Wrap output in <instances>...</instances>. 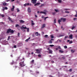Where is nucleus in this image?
<instances>
[{"instance_id":"nucleus-1","label":"nucleus","mask_w":77,"mask_h":77,"mask_svg":"<svg viewBox=\"0 0 77 77\" xmlns=\"http://www.w3.org/2000/svg\"><path fill=\"white\" fill-rule=\"evenodd\" d=\"M62 21L63 23H64L66 21V18L61 17L60 19H59L58 21V23H59V24H60V22H62Z\"/></svg>"},{"instance_id":"nucleus-2","label":"nucleus","mask_w":77,"mask_h":77,"mask_svg":"<svg viewBox=\"0 0 77 77\" xmlns=\"http://www.w3.org/2000/svg\"><path fill=\"white\" fill-rule=\"evenodd\" d=\"M20 65L21 67H23V66H24L26 65L24 64V61H23L22 62H21L20 63Z\"/></svg>"},{"instance_id":"nucleus-3","label":"nucleus","mask_w":77,"mask_h":77,"mask_svg":"<svg viewBox=\"0 0 77 77\" xmlns=\"http://www.w3.org/2000/svg\"><path fill=\"white\" fill-rule=\"evenodd\" d=\"M37 2V0H31V2L33 4H35Z\"/></svg>"},{"instance_id":"nucleus-4","label":"nucleus","mask_w":77,"mask_h":77,"mask_svg":"<svg viewBox=\"0 0 77 77\" xmlns=\"http://www.w3.org/2000/svg\"><path fill=\"white\" fill-rule=\"evenodd\" d=\"M11 29H8L7 30V32L6 33H9L11 32Z\"/></svg>"},{"instance_id":"nucleus-5","label":"nucleus","mask_w":77,"mask_h":77,"mask_svg":"<svg viewBox=\"0 0 77 77\" xmlns=\"http://www.w3.org/2000/svg\"><path fill=\"white\" fill-rule=\"evenodd\" d=\"M35 51L37 52L36 53H38V54H40V50L38 49H36L35 50Z\"/></svg>"},{"instance_id":"nucleus-6","label":"nucleus","mask_w":77,"mask_h":77,"mask_svg":"<svg viewBox=\"0 0 77 77\" xmlns=\"http://www.w3.org/2000/svg\"><path fill=\"white\" fill-rule=\"evenodd\" d=\"M22 27H20V29H21V30H22V29H27V28L26 27H24V26H22Z\"/></svg>"},{"instance_id":"nucleus-7","label":"nucleus","mask_w":77,"mask_h":77,"mask_svg":"<svg viewBox=\"0 0 77 77\" xmlns=\"http://www.w3.org/2000/svg\"><path fill=\"white\" fill-rule=\"evenodd\" d=\"M8 19L9 20V21H10V22H11L12 23H13L14 22V21L12 20L11 19V18H10V17H9L8 18Z\"/></svg>"},{"instance_id":"nucleus-8","label":"nucleus","mask_w":77,"mask_h":77,"mask_svg":"<svg viewBox=\"0 0 77 77\" xmlns=\"http://www.w3.org/2000/svg\"><path fill=\"white\" fill-rule=\"evenodd\" d=\"M70 41V40H68L67 41V42H69V44H72V43L73 42H72V41Z\"/></svg>"},{"instance_id":"nucleus-9","label":"nucleus","mask_w":77,"mask_h":77,"mask_svg":"<svg viewBox=\"0 0 77 77\" xmlns=\"http://www.w3.org/2000/svg\"><path fill=\"white\" fill-rule=\"evenodd\" d=\"M27 11L28 13H30V12H31V9H30V8H28Z\"/></svg>"},{"instance_id":"nucleus-10","label":"nucleus","mask_w":77,"mask_h":77,"mask_svg":"<svg viewBox=\"0 0 77 77\" xmlns=\"http://www.w3.org/2000/svg\"><path fill=\"white\" fill-rule=\"evenodd\" d=\"M14 8H15V6L14 5H13L12 8L11 9V11H14Z\"/></svg>"},{"instance_id":"nucleus-11","label":"nucleus","mask_w":77,"mask_h":77,"mask_svg":"<svg viewBox=\"0 0 77 77\" xmlns=\"http://www.w3.org/2000/svg\"><path fill=\"white\" fill-rule=\"evenodd\" d=\"M40 5V3H36V4H35L34 5V6H38V5Z\"/></svg>"},{"instance_id":"nucleus-12","label":"nucleus","mask_w":77,"mask_h":77,"mask_svg":"<svg viewBox=\"0 0 77 77\" xmlns=\"http://www.w3.org/2000/svg\"><path fill=\"white\" fill-rule=\"evenodd\" d=\"M40 14H45V15H46V14H47L45 12H43V11H40Z\"/></svg>"},{"instance_id":"nucleus-13","label":"nucleus","mask_w":77,"mask_h":77,"mask_svg":"<svg viewBox=\"0 0 77 77\" xmlns=\"http://www.w3.org/2000/svg\"><path fill=\"white\" fill-rule=\"evenodd\" d=\"M45 27V24H44L42 25V29L43 28H44V27Z\"/></svg>"},{"instance_id":"nucleus-14","label":"nucleus","mask_w":77,"mask_h":77,"mask_svg":"<svg viewBox=\"0 0 77 77\" xmlns=\"http://www.w3.org/2000/svg\"><path fill=\"white\" fill-rule=\"evenodd\" d=\"M29 39H30V37H29L28 38H27V39L25 40V42H28V41H29Z\"/></svg>"},{"instance_id":"nucleus-15","label":"nucleus","mask_w":77,"mask_h":77,"mask_svg":"<svg viewBox=\"0 0 77 77\" xmlns=\"http://www.w3.org/2000/svg\"><path fill=\"white\" fill-rule=\"evenodd\" d=\"M10 33H11L12 34L14 33V30H11L10 31Z\"/></svg>"},{"instance_id":"nucleus-16","label":"nucleus","mask_w":77,"mask_h":77,"mask_svg":"<svg viewBox=\"0 0 77 77\" xmlns=\"http://www.w3.org/2000/svg\"><path fill=\"white\" fill-rule=\"evenodd\" d=\"M59 51L60 53H63L64 51H61V50H59Z\"/></svg>"},{"instance_id":"nucleus-17","label":"nucleus","mask_w":77,"mask_h":77,"mask_svg":"<svg viewBox=\"0 0 77 77\" xmlns=\"http://www.w3.org/2000/svg\"><path fill=\"white\" fill-rule=\"evenodd\" d=\"M49 54L52 53H53V51H51V50H49Z\"/></svg>"},{"instance_id":"nucleus-18","label":"nucleus","mask_w":77,"mask_h":77,"mask_svg":"<svg viewBox=\"0 0 77 77\" xmlns=\"http://www.w3.org/2000/svg\"><path fill=\"white\" fill-rule=\"evenodd\" d=\"M45 5V4H42L40 6V7H41L42 6H44Z\"/></svg>"},{"instance_id":"nucleus-19","label":"nucleus","mask_w":77,"mask_h":77,"mask_svg":"<svg viewBox=\"0 0 77 77\" xmlns=\"http://www.w3.org/2000/svg\"><path fill=\"white\" fill-rule=\"evenodd\" d=\"M58 2L59 3H62V1L61 0H58Z\"/></svg>"},{"instance_id":"nucleus-20","label":"nucleus","mask_w":77,"mask_h":77,"mask_svg":"<svg viewBox=\"0 0 77 77\" xmlns=\"http://www.w3.org/2000/svg\"><path fill=\"white\" fill-rule=\"evenodd\" d=\"M54 11H55L56 12H59V11L56 9H54Z\"/></svg>"},{"instance_id":"nucleus-21","label":"nucleus","mask_w":77,"mask_h":77,"mask_svg":"<svg viewBox=\"0 0 77 77\" xmlns=\"http://www.w3.org/2000/svg\"><path fill=\"white\" fill-rule=\"evenodd\" d=\"M27 32H29V29H30V28H27Z\"/></svg>"},{"instance_id":"nucleus-22","label":"nucleus","mask_w":77,"mask_h":77,"mask_svg":"<svg viewBox=\"0 0 77 77\" xmlns=\"http://www.w3.org/2000/svg\"><path fill=\"white\" fill-rule=\"evenodd\" d=\"M7 5V4L6 2H4V3H3V5H4V6H6Z\"/></svg>"},{"instance_id":"nucleus-23","label":"nucleus","mask_w":77,"mask_h":77,"mask_svg":"<svg viewBox=\"0 0 77 77\" xmlns=\"http://www.w3.org/2000/svg\"><path fill=\"white\" fill-rule=\"evenodd\" d=\"M69 37L71 38V39H72V35L71 34L69 35Z\"/></svg>"},{"instance_id":"nucleus-24","label":"nucleus","mask_w":77,"mask_h":77,"mask_svg":"<svg viewBox=\"0 0 77 77\" xmlns=\"http://www.w3.org/2000/svg\"><path fill=\"white\" fill-rule=\"evenodd\" d=\"M69 13V12L68 11H65V13H66V14H68Z\"/></svg>"},{"instance_id":"nucleus-25","label":"nucleus","mask_w":77,"mask_h":77,"mask_svg":"<svg viewBox=\"0 0 77 77\" xmlns=\"http://www.w3.org/2000/svg\"><path fill=\"white\" fill-rule=\"evenodd\" d=\"M35 35L36 36H38V32H36L35 33Z\"/></svg>"},{"instance_id":"nucleus-26","label":"nucleus","mask_w":77,"mask_h":77,"mask_svg":"<svg viewBox=\"0 0 77 77\" xmlns=\"http://www.w3.org/2000/svg\"><path fill=\"white\" fill-rule=\"evenodd\" d=\"M50 47H54V45H49Z\"/></svg>"},{"instance_id":"nucleus-27","label":"nucleus","mask_w":77,"mask_h":77,"mask_svg":"<svg viewBox=\"0 0 77 77\" xmlns=\"http://www.w3.org/2000/svg\"><path fill=\"white\" fill-rule=\"evenodd\" d=\"M17 11V12H20V11L19 10V9L18 8H17V9H16Z\"/></svg>"},{"instance_id":"nucleus-28","label":"nucleus","mask_w":77,"mask_h":77,"mask_svg":"<svg viewBox=\"0 0 77 77\" xmlns=\"http://www.w3.org/2000/svg\"><path fill=\"white\" fill-rule=\"evenodd\" d=\"M74 28H75V26H73L71 28V29L72 30H73Z\"/></svg>"},{"instance_id":"nucleus-29","label":"nucleus","mask_w":77,"mask_h":77,"mask_svg":"<svg viewBox=\"0 0 77 77\" xmlns=\"http://www.w3.org/2000/svg\"><path fill=\"white\" fill-rule=\"evenodd\" d=\"M4 9H5V10H7L8 9V8L7 7H5L4 8Z\"/></svg>"},{"instance_id":"nucleus-30","label":"nucleus","mask_w":77,"mask_h":77,"mask_svg":"<svg viewBox=\"0 0 77 77\" xmlns=\"http://www.w3.org/2000/svg\"><path fill=\"white\" fill-rule=\"evenodd\" d=\"M33 62H34V60H32L31 61V63H32Z\"/></svg>"},{"instance_id":"nucleus-31","label":"nucleus","mask_w":77,"mask_h":77,"mask_svg":"<svg viewBox=\"0 0 77 77\" xmlns=\"http://www.w3.org/2000/svg\"><path fill=\"white\" fill-rule=\"evenodd\" d=\"M19 27V25L17 24L16 26V27Z\"/></svg>"},{"instance_id":"nucleus-32","label":"nucleus","mask_w":77,"mask_h":77,"mask_svg":"<svg viewBox=\"0 0 77 77\" xmlns=\"http://www.w3.org/2000/svg\"><path fill=\"white\" fill-rule=\"evenodd\" d=\"M20 33L19 32H18L17 33V36H18V37H20Z\"/></svg>"},{"instance_id":"nucleus-33","label":"nucleus","mask_w":77,"mask_h":77,"mask_svg":"<svg viewBox=\"0 0 77 77\" xmlns=\"http://www.w3.org/2000/svg\"><path fill=\"white\" fill-rule=\"evenodd\" d=\"M69 9H67V8H64V11H68V10H69Z\"/></svg>"},{"instance_id":"nucleus-34","label":"nucleus","mask_w":77,"mask_h":77,"mask_svg":"<svg viewBox=\"0 0 77 77\" xmlns=\"http://www.w3.org/2000/svg\"><path fill=\"white\" fill-rule=\"evenodd\" d=\"M51 38H54V36H53V35H51Z\"/></svg>"},{"instance_id":"nucleus-35","label":"nucleus","mask_w":77,"mask_h":77,"mask_svg":"<svg viewBox=\"0 0 77 77\" xmlns=\"http://www.w3.org/2000/svg\"><path fill=\"white\" fill-rule=\"evenodd\" d=\"M69 72H71L72 71V69H70L69 70Z\"/></svg>"},{"instance_id":"nucleus-36","label":"nucleus","mask_w":77,"mask_h":77,"mask_svg":"<svg viewBox=\"0 0 77 77\" xmlns=\"http://www.w3.org/2000/svg\"><path fill=\"white\" fill-rule=\"evenodd\" d=\"M64 48H67V46H64Z\"/></svg>"},{"instance_id":"nucleus-37","label":"nucleus","mask_w":77,"mask_h":77,"mask_svg":"<svg viewBox=\"0 0 77 77\" xmlns=\"http://www.w3.org/2000/svg\"><path fill=\"white\" fill-rule=\"evenodd\" d=\"M20 22H21V23H24V21L23 20H20Z\"/></svg>"},{"instance_id":"nucleus-38","label":"nucleus","mask_w":77,"mask_h":77,"mask_svg":"<svg viewBox=\"0 0 77 77\" xmlns=\"http://www.w3.org/2000/svg\"><path fill=\"white\" fill-rule=\"evenodd\" d=\"M17 29H18V30H20V27H18L17 28Z\"/></svg>"},{"instance_id":"nucleus-39","label":"nucleus","mask_w":77,"mask_h":77,"mask_svg":"<svg viewBox=\"0 0 77 77\" xmlns=\"http://www.w3.org/2000/svg\"><path fill=\"white\" fill-rule=\"evenodd\" d=\"M39 72L38 71H37L36 72V74H39Z\"/></svg>"},{"instance_id":"nucleus-40","label":"nucleus","mask_w":77,"mask_h":77,"mask_svg":"<svg viewBox=\"0 0 77 77\" xmlns=\"http://www.w3.org/2000/svg\"><path fill=\"white\" fill-rule=\"evenodd\" d=\"M22 31L23 32H26V30H25L24 29H23Z\"/></svg>"},{"instance_id":"nucleus-41","label":"nucleus","mask_w":77,"mask_h":77,"mask_svg":"<svg viewBox=\"0 0 77 77\" xmlns=\"http://www.w3.org/2000/svg\"><path fill=\"white\" fill-rule=\"evenodd\" d=\"M32 26H34V25H35V23L33 22H32Z\"/></svg>"},{"instance_id":"nucleus-42","label":"nucleus","mask_w":77,"mask_h":77,"mask_svg":"<svg viewBox=\"0 0 77 77\" xmlns=\"http://www.w3.org/2000/svg\"><path fill=\"white\" fill-rule=\"evenodd\" d=\"M38 57H41V55H40V54H39L38 55Z\"/></svg>"},{"instance_id":"nucleus-43","label":"nucleus","mask_w":77,"mask_h":77,"mask_svg":"<svg viewBox=\"0 0 77 77\" xmlns=\"http://www.w3.org/2000/svg\"><path fill=\"white\" fill-rule=\"evenodd\" d=\"M45 38H47V37H48V35H45Z\"/></svg>"},{"instance_id":"nucleus-44","label":"nucleus","mask_w":77,"mask_h":77,"mask_svg":"<svg viewBox=\"0 0 77 77\" xmlns=\"http://www.w3.org/2000/svg\"><path fill=\"white\" fill-rule=\"evenodd\" d=\"M71 52H72V53H74V50H71Z\"/></svg>"},{"instance_id":"nucleus-45","label":"nucleus","mask_w":77,"mask_h":77,"mask_svg":"<svg viewBox=\"0 0 77 77\" xmlns=\"http://www.w3.org/2000/svg\"><path fill=\"white\" fill-rule=\"evenodd\" d=\"M63 35H60L59 37H62V36H63Z\"/></svg>"},{"instance_id":"nucleus-46","label":"nucleus","mask_w":77,"mask_h":77,"mask_svg":"<svg viewBox=\"0 0 77 77\" xmlns=\"http://www.w3.org/2000/svg\"><path fill=\"white\" fill-rule=\"evenodd\" d=\"M77 20V18H73L74 21H75V20Z\"/></svg>"},{"instance_id":"nucleus-47","label":"nucleus","mask_w":77,"mask_h":77,"mask_svg":"<svg viewBox=\"0 0 77 77\" xmlns=\"http://www.w3.org/2000/svg\"><path fill=\"white\" fill-rule=\"evenodd\" d=\"M52 15H55V14H56V13L55 12H52Z\"/></svg>"},{"instance_id":"nucleus-48","label":"nucleus","mask_w":77,"mask_h":77,"mask_svg":"<svg viewBox=\"0 0 77 77\" xmlns=\"http://www.w3.org/2000/svg\"><path fill=\"white\" fill-rule=\"evenodd\" d=\"M49 43L50 44H52V43L53 42L51 41H50L49 42Z\"/></svg>"},{"instance_id":"nucleus-49","label":"nucleus","mask_w":77,"mask_h":77,"mask_svg":"<svg viewBox=\"0 0 77 77\" xmlns=\"http://www.w3.org/2000/svg\"><path fill=\"white\" fill-rule=\"evenodd\" d=\"M23 5H24V6H26L27 5V3H25Z\"/></svg>"},{"instance_id":"nucleus-50","label":"nucleus","mask_w":77,"mask_h":77,"mask_svg":"<svg viewBox=\"0 0 77 77\" xmlns=\"http://www.w3.org/2000/svg\"><path fill=\"white\" fill-rule=\"evenodd\" d=\"M1 17H5V15L4 14H2L1 15Z\"/></svg>"},{"instance_id":"nucleus-51","label":"nucleus","mask_w":77,"mask_h":77,"mask_svg":"<svg viewBox=\"0 0 77 77\" xmlns=\"http://www.w3.org/2000/svg\"><path fill=\"white\" fill-rule=\"evenodd\" d=\"M11 36H9L8 37V40H9V39H10V38Z\"/></svg>"},{"instance_id":"nucleus-52","label":"nucleus","mask_w":77,"mask_h":77,"mask_svg":"<svg viewBox=\"0 0 77 77\" xmlns=\"http://www.w3.org/2000/svg\"><path fill=\"white\" fill-rule=\"evenodd\" d=\"M46 19H47V18L46 17H45L44 20V21H45V20H46Z\"/></svg>"},{"instance_id":"nucleus-53","label":"nucleus","mask_w":77,"mask_h":77,"mask_svg":"<svg viewBox=\"0 0 77 77\" xmlns=\"http://www.w3.org/2000/svg\"><path fill=\"white\" fill-rule=\"evenodd\" d=\"M14 62H11V65H13V64H14Z\"/></svg>"},{"instance_id":"nucleus-54","label":"nucleus","mask_w":77,"mask_h":77,"mask_svg":"<svg viewBox=\"0 0 77 77\" xmlns=\"http://www.w3.org/2000/svg\"><path fill=\"white\" fill-rule=\"evenodd\" d=\"M54 23H56V19H55L54 20Z\"/></svg>"},{"instance_id":"nucleus-55","label":"nucleus","mask_w":77,"mask_h":77,"mask_svg":"<svg viewBox=\"0 0 77 77\" xmlns=\"http://www.w3.org/2000/svg\"><path fill=\"white\" fill-rule=\"evenodd\" d=\"M14 48H16L17 46H16V45H14Z\"/></svg>"},{"instance_id":"nucleus-56","label":"nucleus","mask_w":77,"mask_h":77,"mask_svg":"<svg viewBox=\"0 0 77 77\" xmlns=\"http://www.w3.org/2000/svg\"><path fill=\"white\" fill-rule=\"evenodd\" d=\"M67 66H62V67L63 68V67H67Z\"/></svg>"},{"instance_id":"nucleus-57","label":"nucleus","mask_w":77,"mask_h":77,"mask_svg":"<svg viewBox=\"0 0 77 77\" xmlns=\"http://www.w3.org/2000/svg\"><path fill=\"white\" fill-rule=\"evenodd\" d=\"M51 63H54V61H51Z\"/></svg>"},{"instance_id":"nucleus-58","label":"nucleus","mask_w":77,"mask_h":77,"mask_svg":"<svg viewBox=\"0 0 77 77\" xmlns=\"http://www.w3.org/2000/svg\"><path fill=\"white\" fill-rule=\"evenodd\" d=\"M62 59H65V57H62Z\"/></svg>"},{"instance_id":"nucleus-59","label":"nucleus","mask_w":77,"mask_h":77,"mask_svg":"<svg viewBox=\"0 0 77 77\" xmlns=\"http://www.w3.org/2000/svg\"><path fill=\"white\" fill-rule=\"evenodd\" d=\"M39 13V11H37V13L38 14Z\"/></svg>"},{"instance_id":"nucleus-60","label":"nucleus","mask_w":77,"mask_h":77,"mask_svg":"<svg viewBox=\"0 0 77 77\" xmlns=\"http://www.w3.org/2000/svg\"><path fill=\"white\" fill-rule=\"evenodd\" d=\"M28 56H29V55H30V53L29 52L28 53Z\"/></svg>"},{"instance_id":"nucleus-61","label":"nucleus","mask_w":77,"mask_h":77,"mask_svg":"<svg viewBox=\"0 0 77 77\" xmlns=\"http://www.w3.org/2000/svg\"><path fill=\"white\" fill-rule=\"evenodd\" d=\"M75 17H77V14H76L75 15Z\"/></svg>"},{"instance_id":"nucleus-62","label":"nucleus","mask_w":77,"mask_h":77,"mask_svg":"<svg viewBox=\"0 0 77 77\" xmlns=\"http://www.w3.org/2000/svg\"><path fill=\"white\" fill-rule=\"evenodd\" d=\"M27 6H29V3H27Z\"/></svg>"},{"instance_id":"nucleus-63","label":"nucleus","mask_w":77,"mask_h":77,"mask_svg":"<svg viewBox=\"0 0 77 77\" xmlns=\"http://www.w3.org/2000/svg\"><path fill=\"white\" fill-rule=\"evenodd\" d=\"M9 1H10V0H6V2H9Z\"/></svg>"},{"instance_id":"nucleus-64","label":"nucleus","mask_w":77,"mask_h":77,"mask_svg":"<svg viewBox=\"0 0 77 77\" xmlns=\"http://www.w3.org/2000/svg\"><path fill=\"white\" fill-rule=\"evenodd\" d=\"M56 50H58V48H55Z\"/></svg>"}]
</instances>
